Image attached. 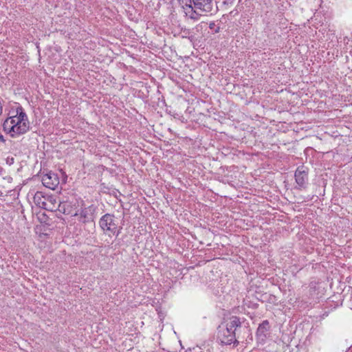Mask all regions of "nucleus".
Returning <instances> with one entry per match:
<instances>
[{
	"label": "nucleus",
	"mask_w": 352,
	"mask_h": 352,
	"mask_svg": "<svg viewBox=\"0 0 352 352\" xmlns=\"http://www.w3.org/2000/svg\"><path fill=\"white\" fill-rule=\"evenodd\" d=\"M302 168H298L295 173L296 182L300 188H305L308 179L307 173Z\"/></svg>",
	"instance_id": "nucleus-5"
},
{
	"label": "nucleus",
	"mask_w": 352,
	"mask_h": 352,
	"mask_svg": "<svg viewBox=\"0 0 352 352\" xmlns=\"http://www.w3.org/2000/svg\"><path fill=\"white\" fill-rule=\"evenodd\" d=\"M195 7L202 12H210L212 10V0H193Z\"/></svg>",
	"instance_id": "nucleus-6"
},
{
	"label": "nucleus",
	"mask_w": 352,
	"mask_h": 352,
	"mask_svg": "<svg viewBox=\"0 0 352 352\" xmlns=\"http://www.w3.org/2000/svg\"><path fill=\"white\" fill-rule=\"evenodd\" d=\"M45 198H46V197L43 196L41 192H37L34 197V200L36 204L41 207L42 201H45Z\"/></svg>",
	"instance_id": "nucleus-12"
},
{
	"label": "nucleus",
	"mask_w": 352,
	"mask_h": 352,
	"mask_svg": "<svg viewBox=\"0 0 352 352\" xmlns=\"http://www.w3.org/2000/svg\"><path fill=\"white\" fill-rule=\"evenodd\" d=\"M214 23H212L210 24V28H212V27L214 26Z\"/></svg>",
	"instance_id": "nucleus-15"
},
{
	"label": "nucleus",
	"mask_w": 352,
	"mask_h": 352,
	"mask_svg": "<svg viewBox=\"0 0 352 352\" xmlns=\"http://www.w3.org/2000/svg\"><path fill=\"white\" fill-rule=\"evenodd\" d=\"M6 161L7 164H8L9 165H12L14 162V157H8Z\"/></svg>",
	"instance_id": "nucleus-13"
},
{
	"label": "nucleus",
	"mask_w": 352,
	"mask_h": 352,
	"mask_svg": "<svg viewBox=\"0 0 352 352\" xmlns=\"http://www.w3.org/2000/svg\"><path fill=\"white\" fill-rule=\"evenodd\" d=\"M270 329V324L267 320H264L258 327L257 329V335L258 336H265V332H267Z\"/></svg>",
	"instance_id": "nucleus-11"
},
{
	"label": "nucleus",
	"mask_w": 352,
	"mask_h": 352,
	"mask_svg": "<svg viewBox=\"0 0 352 352\" xmlns=\"http://www.w3.org/2000/svg\"><path fill=\"white\" fill-rule=\"evenodd\" d=\"M226 326L225 327L230 330V331H234L235 333V331L237 327H240L241 325V322L240 321V319L236 316H231L228 320L225 321Z\"/></svg>",
	"instance_id": "nucleus-9"
},
{
	"label": "nucleus",
	"mask_w": 352,
	"mask_h": 352,
	"mask_svg": "<svg viewBox=\"0 0 352 352\" xmlns=\"http://www.w3.org/2000/svg\"><path fill=\"white\" fill-rule=\"evenodd\" d=\"M29 122L22 109H17L16 115L7 118L3 124V131L12 138L25 133L29 130Z\"/></svg>",
	"instance_id": "nucleus-1"
},
{
	"label": "nucleus",
	"mask_w": 352,
	"mask_h": 352,
	"mask_svg": "<svg viewBox=\"0 0 352 352\" xmlns=\"http://www.w3.org/2000/svg\"><path fill=\"white\" fill-rule=\"evenodd\" d=\"M0 141H4L3 136L0 135Z\"/></svg>",
	"instance_id": "nucleus-14"
},
{
	"label": "nucleus",
	"mask_w": 352,
	"mask_h": 352,
	"mask_svg": "<svg viewBox=\"0 0 352 352\" xmlns=\"http://www.w3.org/2000/svg\"><path fill=\"white\" fill-rule=\"evenodd\" d=\"M118 219L115 216L106 214L100 220V228L109 235L118 232Z\"/></svg>",
	"instance_id": "nucleus-2"
},
{
	"label": "nucleus",
	"mask_w": 352,
	"mask_h": 352,
	"mask_svg": "<svg viewBox=\"0 0 352 352\" xmlns=\"http://www.w3.org/2000/svg\"><path fill=\"white\" fill-rule=\"evenodd\" d=\"M183 5V8L186 15H188L190 19L197 20L201 16L200 14H198L191 5V0H182Z\"/></svg>",
	"instance_id": "nucleus-7"
},
{
	"label": "nucleus",
	"mask_w": 352,
	"mask_h": 352,
	"mask_svg": "<svg viewBox=\"0 0 352 352\" xmlns=\"http://www.w3.org/2000/svg\"><path fill=\"white\" fill-rule=\"evenodd\" d=\"M218 338L221 342L225 344H230L237 342L236 340L235 333L232 331H230L226 327L219 330Z\"/></svg>",
	"instance_id": "nucleus-3"
},
{
	"label": "nucleus",
	"mask_w": 352,
	"mask_h": 352,
	"mask_svg": "<svg viewBox=\"0 0 352 352\" xmlns=\"http://www.w3.org/2000/svg\"><path fill=\"white\" fill-rule=\"evenodd\" d=\"M56 204H57V201L54 197H53L52 196H47V197H46V198H45V201H42L41 208H43L48 210L53 211V210H55L57 209ZM60 207H61L60 204H58V209L59 210H61Z\"/></svg>",
	"instance_id": "nucleus-8"
},
{
	"label": "nucleus",
	"mask_w": 352,
	"mask_h": 352,
	"mask_svg": "<svg viewBox=\"0 0 352 352\" xmlns=\"http://www.w3.org/2000/svg\"><path fill=\"white\" fill-rule=\"evenodd\" d=\"M75 215L78 216V220L84 223L93 220L92 214L88 208L82 209L79 214H75Z\"/></svg>",
	"instance_id": "nucleus-10"
},
{
	"label": "nucleus",
	"mask_w": 352,
	"mask_h": 352,
	"mask_svg": "<svg viewBox=\"0 0 352 352\" xmlns=\"http://www.w3.org/2000/svg\"><path fill=\"white\" fill-rule=\"evenodd\" d=\"M42 182L44 186L50 189H54L59 184L57 175L52 173L45 174L42 177Z\"/></svg>",
	"instance_id": "nucleus-4"
}]
</instances>
